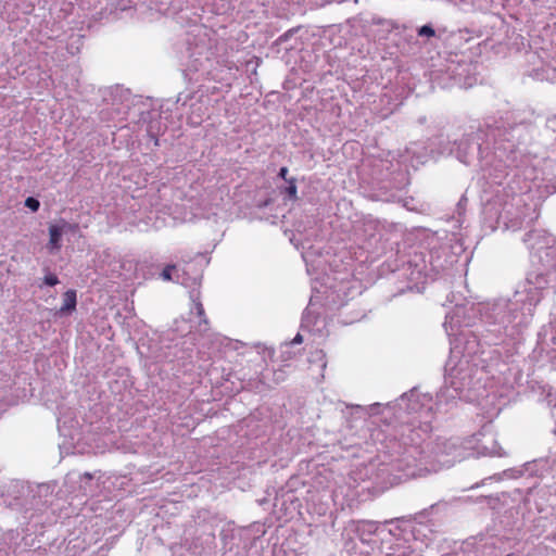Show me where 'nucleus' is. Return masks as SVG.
Returning <instances> with one entry per match:
<instances>
[{"label":"nucleus","mask_w":556,"mask_h":556,"mask_svg":"<svg viewBox=\"0 0 556 556\" xmlns=\"http://www.w3.org/2000/svg\"><path fill=\"white\" fill-rule=\"evenodd\" d=\"M479 351L480 342L473 333L462 332L455 339L451 349V358L447 363L445 389L442 396L475 400L469 392L478 389L482 379V369L479 368Z\"/></svg>","instance_id":"1"},{"label":"nucleus","mask_w":556,"mask_h":556,"mask_svg":"<svg viewBox=\"0 0 556 556\" xmlns=\"http://www.w3.org/2000/svg\"><path fill=\"white\" fill-rule=\"evenodd\" d=\"M472 441L479 442L478 439L467 442L470 446L458 444L457 440L439 439L430 450L429 457L435 459L441 466L450 467L454 463L459 462L469 456H504L506 453L491 437H484L483 442L478 446H472Z\"/></svg>","instance_id":"2"},{"label":"nucleus","mask_w":556,"mask_h":556,"mask_svg":"<svg viewBox=\"0 0 556 556\" xmlns=\"http://www.w3.org/2000/svg\"><path fill=\"white\" fill-rule=\"evenodd\" d=\"M431 399L426 394H419L418 392L412 391L409 394L402 396L400 406L405 407L408 413H418L420 418H424V427L419 430L409 429V432L404 434L405 444H418L420 440L429 431L428 417L431 415Z\"/></svg>","instance_id":"3"},{"label":"nucleus","mask_w":556,"mask_h":556,"mask_svg":"<svg viewBox=\"0 0 556 556\" xmlns=\"http://www.w3.org/2000/svg\"><path fill=\"white\" fill-rule=\"evenodd\" d=\"M241 354L249 356V361L255 362L258 366L262 367L266 364L267 358L273 357L274 351L261 343H256L253 345H247Z\"/></svg>","instance_id":"4"},{"label":"nucleus","mask_w":556,"mask_h":556,"mask_svg":"<svg viewBox=\"0 0 556 556\" xmlns=\"http://www.w3.org/2000/svg\"><path fill=\"white\" fill-rule=\"evenodd\" d=\"M65 226H66V223L50 225V227H49L50 239H49V243L47 247L51 252L60 250L61 239H62V235L64 232Z\"/></svg>","instance_id":"5"},{"label":"nucleus","mask_w":556,"mask_h":556,"mask_svg":"<svg viewBox=\"0 0 556 556\" xmlns=\"http://www.w3.org/2000/svg\"><path fill=\"white\" fill-rule=\"evenodd\" d=\"M303 342V337L298 333L294 339L290 342H286L280 345V358L282 362L293 359L298 354L299 350H295V345H300Z\"/></svg>","instance_id":"6"},{"label":"nucleus","mask_w":556,"mask_h":556,"mask_svg":"<svg viewBox=\"0 0 556 556\" xmlns=\"http://www.w3.org/2000/svg\"><path fill=\"white\" fill-rule=\"evenodd\" d=\"M215 342L218 343L219 346L223 348L225 351H227V350L239 351L240 349L244 350L247 348V344H244L240 341H235L229 338L222 337V336H217L215 338Z\"/></svg>","instance_id":"7"},{"label":"nucleus","mask_w":556,"mask_h":556,"mask_svg":"<svg viewBox=\"0 0 556 556\" xmlns=\"http://www.w3.org/2000/svg\"><path fill=\"white\" fill-rule=\"evenodd\" d=\"M75 306H76V292L74 290H68L64 293L61 312L73 311V309H75Z\"/></svg>","instance_id":"8"},{"label":"nucleus","mask_w":556,"mask_h":556,"mask_svg":"<svg viewBox=\"0 0 556 556\" xmlns=\"http://www.w3.org/2000/svg\"><path fill=\"white\" fill-rule=\"evenodd\" d=\"M176 270L175 265H168L166 266L163 271L161 273V277L165 281L174 280L173 273Z\"/></svg>","instance_id":"9"},{"label":"nucleus","mask_w":556,"mask_h":556,"mask_svg":"<svg viewBox=\"0 0 556 556\" xmlns=\"http://www.w3.org/2000/svg\"><path fill=\"white\" fill-rule=\"evenodd\" d=\"M457 317H459V315H450L448 318H446V320L444 321V327L450 336H455L452 328V324L455 321Z\"/></svg>","instance_id":"10"},{"label":"nucleus","mask_w":556,"mask_h":556,"mask_svg":"<svg viewBox=\"0 0 556 556\" xmlns=\"http://www.w3.org/2000/svg\"><path fill=\"white\" fill-rule=\"evenodd\" d=\"M39 201L35 198L29 197L25 200V206L30 208L33 212H36L39 208Z\"/></svg>","instance_id":"11"},{"label":"nucleus","mask_w":556,"mask_h":556,"mask_svg":"<svg viewBox=\"0 0 556 556\" xmlns=\"http://www.w3.org/2000/svg\"><path fill=\"white\" fill-rule=\"evenodd\" d=\"M286 193L291 199H296V186L293 179L289 180V186L286 188Z\"/></svg>","instance_id":"12"},{"label":"nucleus","mask_w":556,"mask_h":556,"mask_svg":"<svg viewBox=\"0 0 556 556\" xmlns=\"http://www.w3.org/2000/svg\"><path fill=\"white\" fill-rule=\"evenodd\" d=\"M419 36L432 37L434 36V29L429 25H424L418 30Z\"/></svg>","instance_id":"13"},{"label":"nucleus","mask_w":556,"mask_h":556,"mask_svg":"<svg viewBox=\"0 0 556 556\" xmlns=\"http://www.w3.org/2000/svg\"><path fill=\"white\" fill-rule=\"evenodd\" d=\"M43 282L47 286L53 287L59 283V279L54 274H47L43 278Z\"/></svg>","instance_id":"14"},{"label":"nucleus","mask_w":556,"mask_h":556,"mask_svg":"<svg viewBox=\"0 0 556 556\" xmlns=\"http://www.w3.org/2000/svg\"><path fill=\"white\" fill-rule=\"evenodd\" d=\"M319 317H320V315H313V314L304 315L302 325L303 326H307V325H309L313 321L319 320L320 319Z\"/></svg>","instance_id":"15"},{"label":"nucleus","mask_w":556,"mask_h":556,"mask_svg":"<svg viewBox=\"0 0 556 556\" xmlns=\"http://www.w3.org/2000/svg\"><path fill=\"white\" fill-rule=\"evenodd\" d=\"M287 174H288V168L287 167H281L280 172H279V176L281 178L286 179Z\"/></svg>","instance_id":"16"},{"label":"nucleus","mask_w":556,"mask_h":556,"mask_svg":"<svg viewBox=\"0 0 556 556\" xmlns=\"http://www.w3.org/2000/svg\"><path fill=\"white\" fill-rule=\"evenodd\" d=\"M195 309L198 311V313H203V307H202V304L197 302L195 303Z\"/></svg>","instance_id":"17"}]
</instances>
